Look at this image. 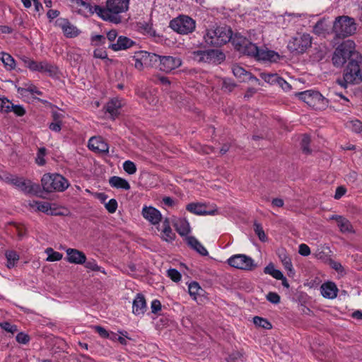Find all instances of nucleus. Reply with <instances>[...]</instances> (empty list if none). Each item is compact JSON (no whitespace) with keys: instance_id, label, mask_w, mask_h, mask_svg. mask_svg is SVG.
<instances>
[{"instance_id":"39","label":"nucleus","mask_w":362,"mask_h":362,"mask_svg":"<svg viewBox=\"0 0 362 362\" xmlns=\"http://www.w3.org/2000/svg\"><path fill=\"white\" fill-rule=\"evenodd\" d=\"M188 291L193 299L197 300V296H200V292L202 289L197 282L193 281L189 284Z\"/></svg>"},{"instance_id":"2","label":"nucleus","mask_w":362,"mask_h":362,"mask_svg":"<svg viewBox=\"0 0 362 362\" xmlns=\"http://www.w3.org/2000/svg\"><path fill=\"white\" fill-rule=\"evenodd\" d=\"M129 0H107L105 7L95 5L94 11L104 21L114 23L122 21L120 13L127 11Z\"/></svg>"},{"instance_id":"11","label":"nucleus","mask_w":362,"mask_h":362,"mask_svg":"<svg viewBox=\"0 0 362 362\" xmlns=\"http://www.w3.org/2000/svg\"><path fill=\"white\" fill-rule=\"evenodd\" d=\"M227 263L232 267L244 271H252L257 267L255 261L249 256L237 254L228 259Z\"/></svg>"},{"instance_id":"64","label":"nucleus","mask_w":362,"mask_h":362,"mask_svg":"<svg viewBox=\"0 0 362 362\" xmlns=\"http://www.w3.org/2000/svg\"><path fill=\"white\" fill-rule=\"evenodd\" d=\"M276 84L285 91H288L291 89V85L281 77L279 78Z\"/></svg>"},{"instance_id":"47","label":"nucleus","mask_w":362,"mask_h":362,"mask_svg":"<svg viewBox=\"0 0 362 362\" xmlns=\"http://www.w3.org/2000/svg\"><path fill=\"white\" fill-rule=\"evenodd\" d=\"M282 264L284 267V269L287 271L288 276H293L295 274V271L293 267V264L291 260V258L287 255H284V259H281Z\"/></svg>"},{"instance_id":"24","label":"nucleus","mask_w":362,"mask_h":362,"mask_svg":"<svg viewBox=\"0 0 362 362\" xmlns=\"http://www.w3.org/2000/svg\"><path fill=\"white\" fill-rule=\"evenodd\" d=\"M121 107V100L117 98H113L105 105L104 108L106 112L110 114V117L115 119L119 114Z\"/></svg>"},{"instance_id":"56","label":"nucleus","mask_w":362,"mask_h":362,"mask_svg":"<svg viewBox=\"0 0 362 362\" xmlns=\"http://www.w3.org/2000/svg\"><path fill=\"white\" fill-rule=\"evenodd\" d=\"M168 276L175 282H178L181 279L180 273L175 269H168Z\"/></svg>"},{"instance_id":"23","label":"nucleus","mask_w":362,"mask_h":362,"mask_svg":"<svg viewBox=\"0 0 362 362\" xmlns=\"http://www.w3.org/2000/svg\"><path fill=\"white\" fill-rule=\"evenodd\" d=\"M135 45L130 38L125 36H119L115 43L112 44L110 47L114 51L124 50L129 49Z\"/></svg>"},{"instance_id":"34","label":"nucleus","mask_w":362,"mask_h":362,"mask_svg":"<svg viewBox=\"0 0 362 362\" xmlns=\"http://www.w3.org/2000/svg\"><path fill=\"white\" fill-rule=\"evenodd\" d=\"M177 232L181 235L185 236L189 233V223L185 219H180L175 224Z\"/></svg>"},{"instance_id":"32","label":"nucleus","mask_w":362,"mask_h":362,"mask_svg":"<svg viewBox=\"0 0 362 362\" xmlns=\"http://www.w3.org/2000/svg\"><path fill=\"white\" fill-rule=\"evenodd\" d=\"M18 92L22 95L25 93H30L31 94H36L38 95H42V91L39 90L30 81L24 83L22 87L18 88Z\"/></svg>"},{"instance_id":"35","label":"nucleus","mask_w":362,"mask_h":362,"mask_svg":"<svg viewBox=\"0 0 362 362\" xmlns=\"http://www.w3.org/2000/svg\"><path fill=\"white\" fill-rule=\"evenodd\" d=\"M259 47L250 42H247L240 53L256 59Z\"/></svg>"},{"instance_id":"57","label":"nucleus","mask_w":362,"mask_h":362,"mask_svg":"<svg viewBox=\"0 0 362 362\" xmlns=\"http://www.w3.org/2000/svg\"><path fill=\"white\" fill-rule=\"evenodd\" d=\"M348 127L351 129L353 132L356 133H359L362 131V122L359 120L351 121L349 123Z\"/></svg>"},{"instance_id":"43","label":"nucleus","mask_w":362,"mask_h":362,"mask_svg":"<svg viewBox=\"0 0 362 362\" xmlns=\"http://www.w3.org/2000/svg\"><path fill=\"white\" fill-rule=\"evenodd\" d=\"M46 253L48 257L47 258V261L49 262H54L59 261L62 259L63 255L59 252L54 251L52 248L49 247L46 249Z\"/></svg>"},{"instance_id":"4","label":"nucleus","mask_w":362,"mask_h":362,"mask_svg":"<svg viewBox=\"0 0 362 362\" xmlns=\"http://www.w3.org/2000/svg\"><path fill=\"white\" fill-rule=\"evenodd\" d=\"M206 44L220 47L231 39V29L227 26L213 27L206 30L204 35Z\"/></svg>"},{"instance_id":"3","label":"nucleus","mask_w":362,"mask_h":362,"mask_svg":"<svg viewBox=\"0 0 362 362\" xmlns=\"http://www.w3.org/2000/svg\"><path fill=\"white\" fill-rule=\"evenodd\" d=\"M313 37L305 32H297L291 36L287 43V49L295 55H300L307 52L313 45Z\"/></svg>"},{"instance_id":"50","label":"nucleus","mask_w":362,"mask_h":362,"mask_svg":"<svg viewBox=\"0 0 362 362\" xmlns=\"http://www.w3.org/2000/svg\"><path fill=\"white\" fill-rule=\"evenodd\" d=\"M254 231L262 242L267 241V237L261 224L255 222L254 223Z\"/></svg>"},{"instance_id":"10","label":"nucleus","mask_w":362,"mask_h":362,"mask_svg":"<svg viewBox=\"0 0 362 362\" xmlns=\"http://www.w3.org/2000/svg\"><path fill=\"white\" fill-rule=\"evenodd\" d=\"M296 95L309 106L324 107L327 105L328 100L318 91L308 90L296 93Z\"/></svg>"},{"instance_id":"48","label":"nucleus","mask_w":362,"mask_h":362,"mask_svg":"<svg viewBox=\"0 0 362 362\" xmlns=\"http://www.w3.org/2000/svg\"><path fill=\"white\" fill-rule=\"evenodd\" d=\"M70 1L73 4L78 7H83V8L87 10L90 14L95 13V11H94V7L91 6V5L89 3L83 0H70Z\"/></svg>"},{"instance_id":"45","label":"nucleus","mask_w":362,"mask_h":362,"mask_svg":"<svg viewBox=\"0 0 362 362\" xmlns=\"http://www.w3.org/2000/svg\"><path fill=\"white\" fill-rule=\"evenodd\" d=\"M47 150L45 147H41L38 149L36 158H35V162L36 163L40 166H43L46 163L45 160V156H46Z\"/></svg>"},{"instance_id":"18","label":"nucleus","mask_w":362,"mask_h":362,"mask_svg":"<svg viewBox=\"0 0 362 362\" xmlns=\"http://www.w3.org/2000/svg\"><path fill=\"white\" fill-rule=\"evenodd\" d=\"M338 288L332 281L323 283L320 286V293L322 296L327 299H334L337 296Z\"/></svg>"},{"instance_id":"33","label":"nucleus","mask_w":362,"mask_h":362,"mask_svg":"<svg viewBox=\"0 0 362 362\" xmlns=\"http://www.w3.org/2000/svg\"><path fill=\"white\" fill-rule=\"evenodd\" d=\"M0 59L4 64V66L7 71H12L16 69V61L11 54L6 52H2Z\"/></svg>"},{"instance_id":"21","label":"nucleus","mask_w":362,"mask_h":362,"mask_svg":"<svg viewBox=\"0 0 362 362\" xmlns=\"http://www.w3.org/2000/svg\"><path fill=\"white\" fill-rule=\"evenodd\" d=\"M232 71L234 76L238 78L240 81L244 82L247 80L259 81L256 77H254L250 72L247 71L243 67L238 64H234L232 66Z\"/></svg>"},{"instance_id":"42","label":"nucleus","mask_w":362,"mask_h":362,"mask_svg":"<svg viewBox=\"0 0 362 362\" xmlns=\"http://www.w3.org/2000/svg\"><path fill=\"white\" fill-rule=\"evenodd\" d=\"M84 267L90 271L94 272H101L103 273H105L104 269L98 265L96 261L93 259L85 260V262H83Z\"/></svg>"},{"instance_id":"52","label":"nucleus","mask_w":362,"mask_h":362,"mask_svg":"<svg viewBox=\"0 0 362 362\" xmlns=\"http://www.w3.org/2000/svg\"><path fill=\"white\" fill-rule=\"evenodd\" d=\"M310 143V136L307 134H304L303 136V138H302V140L300 142V145H301L303 151L306 154H308L311 152L310 149L309 148Z\"/></svg>"},{"instance_id":"27","label":"nucleus","mask_w":362,"mask_h":362,"mask_svg":"<svg viewBox=\"0 0 362 362\" xmlns=\"http://www.w3.org/2000/svg\"><path fill=\"white\" fill-rule=\"evenodd\" d=\"M187 244L199 254L202 256L208 255L207 250L202 245V244L194 237L189 236L187 238Z\"/></svg>"},{"instance_id":"38","label":"nucleus","mask_w":362,"mask_h":362,"mask_svg":"<svg viewBox=\"0 0 362 362\" xmlns=\"http://www.w3.org/2000/svg\"><path fill=\"white\" fill-rule=\"evenodd\" d=\"M144 53L145 51H141L133 57V60L134 61V66L139 70H141L144 64H146V59H144Z\"/></svg>"},{"instance_id":"12","label":"nucleus","mask_w":362,"mask_h":362,"mask_svg":"<svg viewBox=\"0 0 362 362\" xmlns=\"http://www.w3.org/2000/svg\"><path fill=\"white\" fill-rule=\"evenodd\" d=\"M182 64V60L180 57L173 56H162L160 64L158 67L160 71L170 73L173 70L180 67Z\"/></svg>"},{"instance_id":"16","label":"nucleus","mask_w":362,"mask_h":362,"mask_svg":"<svg viewBox=\"0 0 362 362\" xmlns=\"http://www.w3.org/2000/svg\"><path fill=\"white\" fill-rule=\"evenodd\" d=\"M280 59V55L278 52L270 50L267 47H259L256 58L257 61L277 62Z\"/></svg>"},{"instance_id":"13","label":"nucleus","mask_w":362,"mask_h":362,"mask_svg":"<svg viewBox=\"0 0 362 362\" xmlns=\"http://www.w3.org/2000/svg\"><path fill=\"white\" fill-rule=\"evenodd\" d=\"M88 146L90 150L100 153H107L109 145L101 136H93L88 141Z\"/></svg>"},{"instance_id":"58","label":"nucleus","mask_w":362,"mask_h":362,"mask_svg":"<svg viewBox=\"0 0 362 362\" xmlns=\"http://www.w3.org/2000/svg\"><path fill=\"white\" fill-rule=\"evenodd\" d=\"M239 359L241 361L244 360L243 354L239 351L231 353L227 358L228 362H235Z\"/></svg>"},{"instance_id":"31","label":"nucleus","mask_w":362,"mask_h":362,"mask_svg":"<svg viewBox=\"0 0 362 362\" xmlns=\"http://www.w3.org/2000/svg\"><path fill=\"white\" fill-rule=\"evenodd\" d=\"M235 49H237L239 52H240L248 40L243 36L240 34H235L233 36V33L231 32V39L230 40Z\"/></svg>"},{"instance_id":"26","label":"nucleus","mask_w":362,"mask_h":362,"mask_svg":"<svg viewBox=\"0 0 362 362\" xmlns=\"http://www.w3.org/2000/svg\"><path fill=\"white\" fill-rule=\"evenodd\" d=\"M11 185L26 193L30 192L33 189L31 182L23 177L16 176L15 179L11 180Z\"/></svg>"},{"instance_id":"29","label":"nucleus","mask_w":362,"mask_h":362,"mask_svg":"<svg viewBox=\"0 0 362 362\" xmlns=\"http://www.w3.org/2000/svg\"><path fill=\"white\" fill-rule=\"evenodd\" d=\"M110 185L117 189L128 190L130 189V185L128 181L118 176H112L109 180Z\"/></svg>"},{"instance_id":"19","label":"nucleus","mask_w":362,"mask_h":362,"mask_svg":"<svg viewBox=\"0 0 362 362\" xmlns=\"http://www.w3.org/2000/svg\"><path fill=\"white\" fill-rule=\"evenodd\" d=\"M157 91L156 90H148L145 89L143 90H137L136 94L137 95L144 99L146 103H148L150 106H155L158 102V96L156 95Z\"/></svg>"},{"instance_id":"60","label":"nucleus","mask_w":362,"mask_h":362,"mask_svg":"<svg viewBox=\"0 0 362 362\" xmlns=\"http://www.w3.org/2000/svg\"><path fill=\"white\" fill-rule=\"evenodd\" d=\"M16 339L20 344H26L30 341V337L23 332H20L16 335Z\"/></svg>"},{"instance_id":"28","label":"nucleus","mask_w":362,"mask_h":362,"mask_svg":"<svg viewBox=\"0 0 362 362\" xmlns=\"http://www.w3.org/2000/svg\"><path fill=\"white\" fill-rule=\"evenodd\" d=\"M206 206L201 203H190L187 205L186 209L196 215L203 216L211 214V213L206 211Z\"/></svg>"},{"instance_id":"44","label":"nucleus","mask_w":362,"mask_h":362,"mask_svg":"<svg viewBox=\"0 0 362 362\" xmlns=\"http://www.w3.org/2000/svg\"><path fill=\"white\" fill-rule=\"evenodd\" d=\"M253 322L256 326L264 329H270L272 327V324L267 320L258 316L253 318Z\"/></svg>"},{"instance_id":"53","label":"nucleus","mask_w":362,"mask_h":362,"mask_svg":"<svg viewBox=\"0 0 362 362\" xmlns=\"http://www.w3.org/2000/svg\"><path fill=\"white\" fill-rule=\"evenodd\" d=\"M0 327L4 330H5L9 333H11V334L15 333L18 330L17 326L16 325L11 324L8 322H1Z\"/></svg>"},{"instance_id":"62","label":"nucleus","mask_w":362,"mask_h":362,"mask_svg":"<svg viewBox=\"0 0 362 362\" xmlns=\"http://www.w3.org/2000/svg\"><path fill=\"white\" fill-rule=\"evenodd\" d=\"M151 312L153 314H157L161 310V303L160 300L155 299L151 303Z\"/></svg>"},{"instance_id":"7","label":"nucleus","mask_w":362,"mask_h":362,"mask_svg":"<svg viewBox=\"0 0 362 362\" xmlns=\"http://www.w3.org/2000/svg\"><path fill=\"white\" fill-rule=\"evenodd\" d=\"M20 59L23 63L24 66L31 71H38L49 76H54L57 73V69L47 62L35 61L26 56L21 57Z\"/></svg>"},{"instance_id":"14","label":"nucleus","mask_w":362,"mask_h":362,"mask_svg":"<svg viewBox=\"0 0 362 362\" xmlns=\"http://www.w3.org/2000/svg\"><path fill=\"white\" fill-rule=\"evenodd\" d=\"M142 216L151 224H158L162 218V215L157 209L153 206H144L142 209Z\"/></svg>"},{"instance_id":"46","label":"nucleus","mask_w":362,"mask_h":362,"mask_svg":"<svg viewBox=\"0 0 362 362\" xmlns=\"http://www.w3.org/2000/svg\"><path fill=\"white\" fill-rule=\"evenodd\" d=\"M161 57L162 56L160 55L148 52L146 51H145L144 53V59H146V63L149 62L152 64H156V63L160 64Z\"/></svg>"},{"instance_id":"9","label":"nucleus","mask_w":362,"mask_h":362,"mask_svg":"<svg viewBox=\"0 0 362 362\" xmlns=\"http://www.w3.org/2000/svg\"><path fill=\"white\" fill-rule=\"evenodd\" d=\"M192 58L197 62L218 64L225 59V55L217 49L197 50L192 52Z\"/></svg>"},{"instance_id":"5","label":"nucleus","mask_w":362,"mask_h":362,"mask_svg":"<svg viewBox=\"0 0 362 362\" xmlns=\"http://www.w3.org/2000/svg\"><path fill=\"white\" fill-rule=\"evenodd\" d=\"M41 185L47 192H64L70 185L64 176L58 173H45L41 179Z\"/></svg>"},{"instance_id":"1","label":"nucleus","mask_w":362,"mask_h":362,"mask_svg":"<svg viewBox=\"0 0 362 362\" xmlns=\"http://www.w3.org/2000/svg\"><path fill=\"white\" fill-rule=\"evenodd\" d=\"M332 60L337 67H341L348 62L344 73L345 83L362 81V56L356 50V44L353 40H347L340 44L334 50Z\"/></svg>"},{"instance_id":"6","label":"nucleus","mask_w":362,"mask_h":362,"mask_svg":"<svg viewBox=\"0 0 362 362\" xmlns=\"http://www.w3.org/2000/svg\"><path fill=\"white\" fill-rule=\"evenodd\" d=\"M356 25L354 18L346 16H338L333 23L332 32L337 38H344L355 33Z\"/></svg>"},{"instance_id":"22","label":"nucleus","mask_w":362,"mask_h":362,"mask_svg":"<svg viewBox=\"0 0 362 362\" xmlns=\"http://www.w3.org/2000/svg\"><path fill=\"white\" fill-rule=\"evenodd\" d=\"M59 26L62 28L64 35L66 37H75L78 35L79 30L78 29L70 23L68 21L65 19H61L59 23Z\"/></svg>"},{"instance_id":"51","label":"nucleus","mask_w":362,"mask_h":362,"mask_svg":"<svg viewBox=\"0 0 362 362\" xmlns=\"http://www.w3.org/2000/svg\"><path fill=\"white\" fill-rule=\"evenodd\" d=\"M123 169L129 175H134L137 170L135 163L129 160L123 163Z\"/></svg>"},{"instance_id":"59","label":"nucleus","mask_w":362,"mask_h":362,"mask_svg":"<svg viewBox=\"0 0 362 362\" xmlns=\"http://www.w3.org/2000/svg\"><path fill=\"white\" fill-rule=\"evenodd\" d=\"M11 112H14V114L18 117H22L25 114V108L20 105H13Z\"/></svg>"},{"instance_id":"25","label":"nucleus","mask_w":362,"mask_h":362,"mask_svg":"<svg viewBox=\"0 0 362 362\" xmlns=\"http://www.w3.org/2000/svg\"><path fill=\"white\" fill-rule=\"evenodd\" d=\"M332 220H336L337 226L341 233H352L353 227L350 221L341 216L333 215L330 218Z\"/></svg>"},{"instance_id":"40","label":"nucleus","mask_w":362,"mask_h":362,"mask_svg":"<svg viewBox=\"0 0 362 362\" xmlns=\"http://www.w3.org/2000/svg\"><path fill=\"white\" fill-rule=\"evenodd\" d=\"M30 205L32 207H36L38 211L45 213H48L51 209L50 204L47 202L34 201Z\"/></svg>"},{"instance_id":"36","label":"nucleus","mask_w":362,"mask_h":362,"mask_svg":"<svg viewBox=\"0 0 362 362\" xmlns=\"http://www.w3.org/2000/svg\"><path fill=\"white\" fill-rule=\"evenodd\" d=\"M5 255L7 259V267L9 269L13 268L18 261L19 255L13 250L6 251Z\"/></svg>"},{"instance_id":"54","label":"nucleus","mask_w":362,"mask_h":362,"mask_svg":"<svg viewBox=\"0 0 362 362\" xmlns=\"http://www.w3.org/2000/svg\"><path fill=\"white\" fill-rule=\"evenodd\" d=\"M117 202L115 199H111L107 202L105 204V207L107 209V211L110 213L113 214L116 211L117 209Z\"/></svg>"},{"instance_id":"61","label":"nucleus","mask_w":362,"mask_h":362,"mask_svg":"<svg viewBox=\"0 0 362 362\" xmlns=\"http://www.w3.org/2000/svg\"><path fill=\"white\" fill-rule=\"evenodd\" d=\"M267 300L272 303L277 304L280 302V296L274 292H269L267 295Z\"/></svg>"},{"instance_id":"8","label":"nucleus","mask_w":362,"mask_h":362,"mask_svg":"<svg viewBox=\"0 0 362 362\" xmlns=\"http://www.w3.org/2000/svg\"><path fill=\"white\" fill-rule=\"evenodd\" d=\"M169 27L179 34L187 35L194 32L196 22L188 16L180 15L170 21Z\"/></svg>"},{"instance_id":"63","label":"nucleus","mask_w":362,"mask_h":362,"mask_svg":"<svg viewBox=\"0 0 362 362\" xmlns=\"http://www.w3.org/2000/svg\"><path fill=\"white\" fill-rule=\"evenodd\" d=\"M298 252L302 256H308L310 254V249L306 244L302 243L299 245Z\"/></svg>"},{"instance_id":"17","label":"nucleus","mask_w":362,"mask_h":362,"mask_svg":"<svg viewBox=\"0 0 362 362\" xmlns=\"http://www.w3.org/2000/svg\"><path fill=\"white\" fill-rule=\"evenodd\" d=\"M147 305L144 296L137 293L132 302V313L136 316H144L146 311Z\"/></svg>"},{"instance_id":"15","label":"nucleus","mask_w":362,"mask_h":362,"mask_svg":"<svg viewBox=\"0 0 362 362\" xmlns=\"http://www.w3.org/2000/svg\"><path fill=\"white\" fill-rule=\"evenodd\" d=\"M66 261L71 264H83L86 260V256L84 252L77 249L68 248L66 250Z\"/></svg>"},{"instance_id":"30","label":"nucleus","mask_w":362,"mask_h":362,"mask_svg":"<svg viewBox=\"0 0 362 362\" xmlns=\"http://www.w3.org/2000/svg\"><path fill=\"white\" fill-rule=\"evenodd\" d=\"M162 227V239L166 242H172L174 240L175 234L173 232L168 218H165L163 221Z\"/></svg>"},{"instance_id":"49","label":"nucleus","mask_w":362,"mask_h":362,"mask_svg":"<svg viewBox=\"0 0 362 362\" xmlns=\"http://www.w3.org/2000/svg\"><path fill=\"white\" fill-rule=\"evenodd\" d=\"M13 107V103L7 98H0V111L1 112H11Z\"/></svg>"},{"instance_id":"55","label":"nucleus","mask_w":362,"mask_h":362,"mask_svg":"<svg viewBox=\"0 0 362 362\" xmlns=\"http://www.w3.org/2000/svg\"><path fill=\"white\" fill-rule=\"evenodd\" d=\"M91 44L94 46L103 45L105 42V37L103 35H93L90 38Z\"/></svg>"},{"instance_id":"41","label":"nucleus","mask_w":362,"mask_h":362,"mask_svg":"<svg viewBox=\"0 0 362 362\" xmlns=\"http://www.w3.org/2000/svg\"><path fill=\"white\" fill-rule=\"evenodd\" d=\"M260 77L265 82L270 84H276L280 76L277 74H270V73H261Z\"/></svg>"},{"instance_id":"20","label":"nucleus","mask_w":362,"mask_h":362,"mask_svg":"<svg viewBox=\"0 0 362 362\" xmlns=\"http://www.w3.org/2000/svg\"><path fill=\"white\" fill-rule=\"evenodd\" d=\"M313 33L319 37H326L329 33V25L326 18L320 19L313 26Z\"/></svg>"},{"instance_id":"37","label":"nucleus","mask_w":362,"mask_h":362,"mask_svg":"<svg viewBox=\"0 0 362 362\" xmlns=\"http://www.w3.org/2000/svg\"><path fill=\"white\" fill-rule=\"evenodd\" d=\"M264 272L267 274L271 275L276 279H281L283 278L282 272L276 269L273 264H269L264 269Z\"/></svg>"}]
</instances>
